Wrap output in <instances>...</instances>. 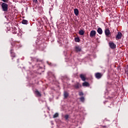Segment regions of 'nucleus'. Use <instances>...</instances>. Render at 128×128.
Returning a JSON list of instances; mask_svg holds the SVG:
<instances>
[{"label":"nucleus","mask_w":128,"mask_h":128,"mask_svg":"<svg viewBox=\"0 0 128 128\" xmlns=\"http://www.w3.org/2000/svg\"><path fill=\"white\" fill-rule=\"evenodd\" d=\"M1 6L3 12H8V4L3 2L2 3Z\"/></svg>","instance_id":"1"},{"label":"nucleus","mask_w":128,"mask_h":128,"mask_svg":"<svg viewBox=\"0 0 128 128\" xmlns=\"http://www.w3.org/2000/svg\"><path fill=\"white\" fill-rule=\"evenodd\" d=\"M74 50L76 52H82V47H80V46L77 45L75 46L74 47Z\"/></svg>","instance_id":"2"},{"label":"nucleus","mask_w":128,"mask_h":128,"mask_svg":"<svg viewBox=\"0 0 128 128\" xmlns=\"http://www.w3.org/2000/svg\"><path fill=\"white\" fill-rule=\"evenodd\" d=\"M104 32L106 36H107L108 38L110 37V31L108 28L105 29Z\"/></svg>","instance_id":"3"},{"label":"nucleus","mask_w":128,"mask_h":128,"mask_svg":"<svg viewBox=\"0 0 128 128\" xmlns=\"http://www.w3.org/2000/svg\"><path fill=\"white\" fill-rule=\"evenodd\" d=\"M102 76H103V74L102 73L96 72V74H95V77L98 80H100V78H102Z\"/></svg>","instance_id":"4"},{"label":"nucleus","mask_w":128,"mask_h":128,"mask_svg":"<svg viewBox=\"0 0 128 128\" xmlns=\"http://www.w3.org/2000/svg\"><path fill=\"white\" fill-rule=\"evenodd\" d=\"M96 32L94 30H92L90 32V38H94L96 36Z\"/></svg>","instance_id":"5"},{"label":"nucleus","mask_w":128,"mask_h":128,"mask_svg":"<svg viewBox=\"0 0 128 128\" xmlns=\"http://www.w3.org/2000/svg\"><path fill=\"white\" fill-rule=\"evenodd\" d=\"M108 44H109V46H110V48H112V50L116 48V44H114V43L112 42H110L108 43Z\"/></svg>","instance_id":"6"},{"label":"nucleus","mask_w":128,"mask_h":128,"mask_svg":"<svg viewBox=\"0 0 128 128\" xmlns=\"http://www.w3.org/2000/svg\"><path fill=\"white\" fill-rule=\"evenodd\" d=\"M122 34L120 32H118L117 36H116V40H120L122 38Z\"/></svg>","instance_id":"7"},{"label":"nucleus","mask_w":128,"mask_h":128,"mask_svg":"<svg viewBox=\"0 0 128 128\" xmlns=\"http://www.w3.org/2000/svg\"><path fill=\"white\" fill-rule=\"evenodd\" d=\"M80 78L83 82H86V74H80Z\"/></svg>","instance_id":"8"},{"label":"nucleus","mask_w":128,"mask_h":128,"mask_svg":"<svg viewBox=\"0 0 128 128\" xmlns=\"http://www.w3.org/2000/svg\"><path fill=\"white\" fill-rule=\"evenodd\" d=\"M97 32L99 34H102V29L100 28H98L97 30Z\"/></svg>","instance_id":"9"},{"label":"nucleus","mask_w":128,"mask_h":128,"mask_svg":"<svg viewBox=\"0 0 128 128\" xmlns=\"http://www.w3.org/2000/svg\"><path fill=\"white\" fill-rule=\"evenodd\" d=\"M79 11H78V8H74V14L76 15V16H78V14H79Z\"/></svg>","instance_id":"10"},{"label":"nucleus","mask_w":128,"mask_h":128,"mask_svg":"<svg viewBox=\"0 0 128 128\" xmlns=\"http://www.w3.org/2000/svg\"><path fill=\"white\" fill-rule=\"evenodd\" d=\"M11 56L12 58H16V54L14 52V50L12 49L10 50Z\"/></svg>","instance_id":"11"},{"label":"nucleus","mask_w":128,"mask_h":128,"mask_svg":"<svg viewBox=\"0 0 128 128\" xmlns=\"http://www.w3.org/2000/svg\"><path fill=\"white\" fill-rule=\"evenodd\" d=\"M83 86H90V84L88 82H85L82 83Z\"/></svg>","instance_id":"12"},{"label":"nucleus","mask_w":128,"mask_h":128,"mask_svg":"<svg viewBox=\"0 0 128 128\" xmlns=\"http://www.w3.org/2000/svg\"><path fill=\"white\" fill-rule=\"evenodd\" d=\"M35 94H36L37 96H42V94L38 90H36Z\"/></svg>","instance_id":"13"},{"label":"nucleus","mask_w":128,"mask_h":128,"mask_svg":"<svg viewBox=\"0 0 128 128\" xmlns=\"http://www.w3.org/2000/svg\"><path fill=\"white\" fill-rule=\"evenodd\" d=\"M74 86L76 89H78V88H80V83H77L74 84Z\"/></svg>","instance_id":"14"},{"label":"nucleus","mask_w":128,"mask_h":128,"mask_svg":"<svg viewBox=\"0 0 128 128\" xmlns=\"http://www.w3.org/2000/svg\"><path fill=\"white\" fill-rule=\"evenodd\" d=\"M78 34L80 36H84V31L83 30H79Z\"/></svg>","instance_id":"15"},{"label":"nucleus","mask_w":128,"mask_h":128,"mask_svg":"<svg viewBox=\"0 0 128 128\" xmlns=\"http://www.w3.org/2000/svg\"><path fill=\"white\" fill-rule=\"evenodd\" d=\"M64 98H67L68 96V93L66 92H64Z\"/></svg>","instance_id":"16"},{"label":"nucleus","mask_w":128,"mask_h":128,"mask_svg":"<svg viewBox=\"0 0 128 128\" xmlns=\"http://www.w3.org/2000/svg\"><path fill=\"white\" fill-rule=\"evenodd\" d=\"M28 22V20H23L22 21V24H26Z\"/></svg>","instance_id":"17"},{"label":"nucleus","mask_w":128,"mask_h":128,"mask_svg":"<svg viewBox=\"0 0 128 128\" xmlns=\"http://www.w3.org/2000/svg\"><path fill=\"white\" fill-rule=\"evenodd\" d=\"M74 40L75 42H80V38L78 37V38H74Z\"/></svg>","instance_id":"18"},{"label":"nucleus","mask_w":128,"mask_h":128,"mask_svg":"<svg viewBox=\"0 0 128 128\" xmlns=\"http://www.w3.org/2000/svg\"><path fill=\"white\" fill-rule=\"evenodd\" d=\"M80 102H84V96L80 97Z\"/></svg>","instance_id":"19"},{"label":"nucleus","mask_w":128,"mask_h":128,"mask_svg":"<svg viewBox=\"0 0 128 128\" xmlns=\"http://www.w3.org/2000/svg\"><path fill=\"white\" fill-rule=\"evenodd\" d=\"M58 113H56L54 116H53V118H58Z\"/></svg>","instance_id":"20"},{"label":"nucleus","mask_w":128,"mask_h":128,"mask_svg":"<svg viewBox=\"0 0 128 128\" xmlns=\"http://www.w3.org/2000/svg\"><path fill=\"white\" fill-rule=\"evenodd\" d=\"M68 115L66 114L64 116V118L66 120H68Z\"/></svg>","instance_id":"21"},{"label":"nucleus","mask_w":128,"mask_h":128,"mask_svg":"<svg viewBox=\"0 0 128 128\" xmlns=\"http://www.w3.org/2000/svg\"><path fill=\"white\" fill-rule=\"evenodd\" d=\"M79 96H84V92H79Z\"/></svg>","instance_id":"22"},{"label":"nucleus","mask_w":128,"mask_h":128,"mask_svg":"<svg viewBox=\"0 0 128 128\" xmlns=\"http://www.w3.org/2000/svg\"><path fill=\"white\" fill-rule=\"evenodd\" d=\"M2 2H8V0H1Z\"/></svg>","instance_id":"23"},{"label":"nucleus","mask_w":128,"mask_h":128,"mask_svg":"<svg viewBox=\"0 0 128 128\" xmlns=\"http://www.w3.org/2000/svg\"><path fill=\"white\" fill-rule=\"evenodd\" d=\"M32 1H33L34 2L35 4H38V0H32Z\"/></svg>","instance_id":"24"},{"label":"nucleus","mask_w":128,"mask_h":128,"mask_svg":"<svg viewBox=\"0 0 128 128\" xmlns=\"http://www.w3.org/2000/svg\"><path fill=\"white\" fill-rule=\"evenodd\" d=\"M102 128H106V126H102Z\"/></svg>","instance_id":"25"}]
</instances>
